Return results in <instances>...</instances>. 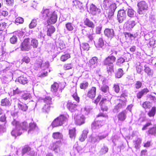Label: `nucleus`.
Instances as JSON below:
<instances>
[{"instance_id":"34","label":"nucleus","mask_w":156,"mask_h":156,"mask_svg":"<svg viewBox=\"0 0 156 156\" xmlns=\"http://www.w3.org/2000/svg\"><path fill=\"white\" fill-rule=\"evenodd\" d=\"M30 47L32 46L34 48H36L38 47V42L37 40L35 39H32L30 42Z\"/></svg>"},{"instance_id":"54","label":"nucleus","mask_w":156,"mask_h":156,"mask_svg":"<svg viewBox=\"0 0 156 156\" xmlns=\"http://www.w3.org/2000/svg\"><path fill=\"white\" fill-rule=\"evenodd\" d=\"M110 1L109 0H105L103 4V8L105 9H107L110 4Z\"/></svg>"},{"instance_id":"64","label":"nucleus","mask_w":156,"mask_h":156,"mask_svg":"<svg viewBox=\"0 0 156 156\" xmlns=\"http://www.w3.org/2000/svg\"><path fill=\"white\" fill-rule=\"evenodd\" d=\"M102 97V96L101 94H99L96 98L94 101V103L96 105H97L98 102L100 101Z\"/></svg>"},{"instance_id":"19","label":"nucleus","mask_w":156,"mask_h":156,"mask_svg":"<svg viewBox=\"0 0 156 156\" xmlns=\"http://www.w3.org/2000/svg\"><path fill=\"white\" fill-rule=\"evenodd\" d=\"M48 26L49 27H47V35L48 36H51V35L55 32V28L53 26L51 25Z\"/></svg>"},{"instance_id":"55","label":"nucleus","mask_w":156,"mask_h":156,"mask_svg":"<svg viewBox=\"0 0 156 156\" xmlns=\"http://www.w3.org/2000/svg\"><path fill=\"white\" fill-rule=\"evenodd\" d=\"M101 90L102 92L105 93L109 90V87L108 85H103L101 87Z\"/></svg>"},{"instance_id":"21","label":"nucleus","mask_w":156,"mask_h":156,"mask_svg":"<svg viewBox=\"0 0 156 156\" xmlns=\"http://www.w3.org/2000/svg\"><path fill=\"white\" fill-rule=\"evenodd\" d=\"M52 137L55 140L61 139L63 138V135L61 133L56 132L52 133Z\"/></svg>"},{"instance_id":"9","label":"nucleus","mask_w":156,"mask_h":156,"mask_svg":"<svg viewBox=\"0 0 156 156\" xmlns=\"http://www.w3.org/2000/svg\"><path fill=\"white\" fill-rule=\"evenodd\" d=\"M116 57L113 55H109L106 57L102 62V65L103 66H109L112 65L115 62Z\"/></svg>"},{"instance_id":"41","label":"nucleus","mask_w":156,"mask_h":156,"mask_svg":"<svg viewBox=\"0 0 156 156\" xmlns=\"http://www.w3.org/2000/svg\"><path fill=\"white\" fill-rule=\"evenodd\" d=\"M104 45V42L102 38H99L97 42L95 44L96 47L102 48Z\"/></svg>"},{"instance_id":"13","label":"nucleus","mask_w":156,"mask_h":156,"mask_svg":"<svg viewBox=\"0 0 156 156\" xmlns=\"http://www.w3.org/2000/svg\"><path fill=\"white\" fill-rule=\"evenodd\" d=\"M117 8L116 5L115 3L112 4L109 6L108 17L110 19L114 15V12Z\"/></svg>"},{"instance_id":"59","label":"nucleus","mask_w":156,"mask_h":156,"mask_svg":"<svg viewBox=\"0 0 156 156\" xmlns=\"http://www.w3.org/2000/svg\"><path fill=\"white\" fill-rule=\"evenodd\" d=\"M1 105L3 106L9 105V100L7 98L2 99L1 101Z\"/></svg>"},{"instance_id":"44","label":"nucleus","mask_w":156,"mask_h":156,"mask_svg":"<svg viewBox=\"0 0 156 156\" xmlns=\"http://www.w3.org/2000/svg\"><path fill=\"white\" fill-rule=\"evenodd\" d=\"M135 21L133 20L128 21L126 23V27L129 28H132L135 25Z\"/></svg>"},{"instance_id":"16","label":"nucleus","mask_w":156,"mask_h":156,"mask_svg":"<svg viewBox=\"0 0 156 156\" xmlns=\"http://www.w3.org/2000/svg\"><path fill=\"white\" fill-rule=\"evenodd\" d=\"M105 35L108 38H112L114 36V31L113 29L106 28L104 31Z\"/></svg>"},{"instance_id":"35","label":"nucleus","mask_w":156,"mask_h":156,"mask_svg":"<svg viewBox=\"0 0 156 156\" xmlns=\"http://www.w3.org/2000/svg\"><path fill=\"white\" fill-rule=\"evenodd\" d=\"M88 86L89 83L88 82L84 81L80 84V88L82 89L85 90L88 88Z\"/></svg>"},{"instance_id":"45","label":"nucleus","mask_w":156,"mask_h":156,"mask_svg":"<svg viewBox=\"0 0 156 156\" xmlns=\"http://www.w3.org/2000/svg\"><path fill=\"white\" fill-rule=\"evenodd\" d=\"M36 127V125L34 123H30L29 124V129L28 131V133H31V131H34Z\"/></svg>"},{"instance_id":"38","label":"nucleus","mask_w":156,"mask_h":156,"mask_svg":"<svg viewBox=\"0 0 156 156\" xmlns=\"http://www.w3.org/2000/svg\"><path fill=\"white\" fill-rule=\"evenodd\" d=\"M112 89L115 93L118 94L120 92V89L119 84H114L112 87Z\"/></svg>"},{"instance_id":"31","label":"nucleus","mask_w":156,"mask_h":156,"mask_svg":"<svg viewBox=\"0 0 156 156\" xmlns=\"http://www.w3.org/2000/svg\"><path fill=\"white\" fill-rule=\"evenodd\" d=\"M21 133H22L19 131V129L17 128L13 129L11 133L12 135L15 138L18 136L20 135Z\"/></svg>"},{"instance_id":"48","label":"nucleus","mask_w":156,"mask_h":156,"mask_svg":"<svg viewBox=\"0 0 156 156\" xmlns=\"http://www.w3.org/2000/svg\"><path fill=\"white\" fill-rule=\"evenodd\" d=\"M42 62L43 61L41 59L38 58L36 60L34 64L35 66L37 67H41Z\"/></svg>"},{"instance_id":"60","label":"nucleus","mask_w":156,"mask_h":156,"mask_svg":"<svg viewBox=\"0 0 156 156\" xmlns=\"http://www.w3.org/2000/svg\"><path fill=\"white\" fill-rule=\"evenodd\" d=\"M96 117L97 118L102 117L103 118L108 119V117L107 114H104L102 112H100L96 115Z\"/></svg>"},{"instance_id":"25","label":"nucleus","mask_w":156,"mask_h":156,"mask_svg":"<svg viewBox=\"0 0 156 156\" xmlns=\"http://www.w3.org/2000/svg\"><path fill=\"white\" fill-rule=\"evenodd\" d=\"M58 84L55 82L51 85V91L52 92L55 93L57 91L59 87Z\"/></svg>"},{"instance_id":"49","label":"nucleus","mask_w":156,"mask_h":156,"mask_svg":"<svg viewBox=\"0 0 156 156\" xmlns=\"http://www.w3.org/2000/svg\"><path fill=\"white\" fill-rule=\"evenodd\" d=\"M135 11L132 9H129L127 12V15L131 18L134 16Z\"/></svg>"},{"instance_id":"51","label":"nucleus","mask_w":156,"mask_h":156,"mask_svg":"<svg viewBox=\"0 0 156 156\" xmlns=\"http://www.w3.org/2000/svg\"><path fill=\"white\" fill-rule=\"evenodd\" d=\"M72 96L74 99L78 103L80 101V98L78 97L76 89L74 90V93L73 94Z\"/></svg>"},{"instance_id":"18","label":"nucleus","mask_w":156,"mask_h":156,"mask_svg":"<svg viewBox=\"0 0 156 156\" xmlns=\"http://www.w3.org/2000/svg\"><path fill=\"white\" fill-rule=\"evenodd\" d=\"M73 5L75 6L76 9H81L83 8V3L78 1L77 0H75L73 1Z\"/></svg>"},{"instance_id":"1","label":"nucleus","mask_w":156,"mask_h":156,"mask_svg":"<svg viewBox=\"0 0 156 156\" xmlns=\"http://www.w3.org/2000/svg\"><path fill=\"white\" fill-rule=\"evenodd\" d=\"M51 100V98L50 96L46 97L44 99V101L45 104L42 108L43 112L48 113L54 108V106L52 105V102Z\"/></svg>"},{"instance_id":"57","label":"nucleus","mask_w":156,"mask_h":156,"mask_svg":"<svg viewBox=\"0 0 156 156\" xmlns=\"http://www.w3.org/2000/svg\"><path fill=\"white\" fill-rule=\"evenodd\" d=\"M66 27L69 31H72L73 29V27L71 23H68L66 24Z\"/></svg>"},{"instance_id":"33","label":"nucleus","mask_w":156,"mask_h":156,"mask_svg":"<svg viewBox=\"0 0 156 156\" xmlns=\"http://www.w3.org/2000/svg\"><path fill=\"white\" fill-rule=\"evenodd\" d=\"M142 106L145 109H149L151 107V102L149 101H144L143 103Z\"/></svg>"},{"instance_id":"22","label":"nucleus","mask_w":156,"mask_h":156,"mask_svg":"<svg viewBox=\"0 0 156 156\" xmlns=\"http://www.w3.org/2000/svg\"><path fill=\"white\" fill-rule=\"evenodd\" d=\"M84 23L85 25L91 28H94L95 27L94 23L88 18H86L84 20Z\"/></svg>"},{"instance_id":"56","label":"nucleus","mask_w":156,"mask_h":156,"mask_svg":"<svg viewBox=\"0 0 156 156\" xmlns=\"http://www.w3.org/2000/svg\"><path fill=\"white\" fill-rule=\"evenodd\" d=\"M31 150V148L29 146L24 147L22 150V154H24L29 152Z\"/></svg>"},{"instance_id":"53","label":"nucleus","mask_w":156,"mask_h":156,"mask_svg":"<svg viewBox=\"0 0 156 156\" xmlns=\"http://www.w3.org/2000/svg\"><path fill=\"white\" fill-rule=\"evenodd\" d=\"M18 107L23 111H26L28 109V106L26 104L23 105L20 103H18Z\"/></svg>"},{"instance_id":"11","label":"nucleus","mask_w":156,"mask_h":156,"mask_svg":"<svg viewBox=\"0 0 156 156\" xmlns=\"http://www.w3.org/2000/svg\"><path fill=\"white\" fill-rule=\"evenodd\" d=\"M78 105L73 103L70 101H68L66 103V107L71 112H74L77 110Z\"/></svg>"},{"instance_id":"4","label":"nucleus","mask_w":156,"mask_h":156,"mask_svg":"<svg viewBox=\"0 0 156 156\" xmlns=\"http://www.w3.org/2000/svg\"><path fill=\"white\" fill-rule=\"evenodd\" d=\"M111 104V102L110 100L105 98H102L99 103V105L102 112H107Z\"/></svg>"},{"instance_id":"47","label":"nucleus","mask_w":156,"mask_h":156,"mask_svg":"<svg viewBox=\"0 0 156 156\" xmlns=\"http://www.w3.org/2000/svg\"><path fill=\"white\" fill-rule=\"evenodd\" d=\"M104 49L107 52H108L110 51L109 52V53L110 55L113 54L114 52V51L111 48V47L108 44L105 45Z\"/></svg>"},{"instance_id":"36","label":"nucleus","mask_w":156,"mask_h":156,"mask_svg":"<svg viewBox=\"0 0 156 156\" xmlns=\"http://www.w3.org/2000/svg\"><path fill=\"white\" fill-rule=\"evenodd\" d=\"M144 72L147 73V75L149 76H152L153 75V72L152 70L148 66H144Z\"/></svg>"},{"instance_id":"39","label":"nucleus","mask_w":156,"mask_h":156,"mask_svg":"<svg viewBox=\"0 0 156 156\" xmlns=\"http://www.w3.org/2000/svg\"><path fill=\"white\" fill-rule=\"evenodd\" d=\"M126 106L125 102H123L122 103H119L115 107L114 109L118 111L121 109L123 108Z\"/></svg>"},{"instance_id":"50","label":"nucleus","mask_w":156,"mask_h":156,"mask_svg":"<svg viewBox=\"0 0 156 156\" xmlns=\"http://www.w3.org/2000/svg\"><path fill=\"white\" fill-rule=\"evenodd\" d=\"M125 61V59L122 57H119L117 59L116 64L119 66H121V65Z\"/></svg>"},{"instance_id":"27","label":"nucleus","mask_w":156,"mask_h":156,"mask_svg":"<svg viewBox=\"0 0 156 156\" xmlns=\"http://www.w3.org/2000/svg\"><path fill=\"white\" fill-rule=\"evenodd\" d=\"M88 133L87 130H83L80 136L79 140L81 142L84 141L85 139L87 138V135Z\"/></svg>"},{"instance_id":"42","label":"nucleus","mask_w":156,"mask_h":156,"mask_svg":"<svg viewBox=\"0 0 156 156\" xmlns=\"http://www.w3.org/2000/svg\"><path fill=\"white\" fill-rule=\"evenodd\" d=\"M128 96V94L126 90H124L123 91L122 93L121 94L119 97L123 99L124 98L125 99L124 101V102H126V98Z\"/></svg>"},{"instance_id":"63","label":"nucleus","mask_w":156,"mask_h":156,"mask_svg":"<svg viewBox=\"0 0 156 156\" xmlns=\"http://www.w3.org/2000/svg\"><path fill=\"white\" fill-rule=\"evenodd\" d=\"M64 69L66 70H69L72 68V66L71 63L65 64L63 66Z\"/></svg>"},{"instance_id":"6","label":"nucleus","mask_w":156,"mask_h":156,"mask_svg":"<svg viewBox=\"0 0 156 156\" xmlns=\"http://www.w3.org/2000/svg\"><path fill=\"white\" fill-rule=\"evenodd\" d=\"M104 125V120L95 119L91 124V129L93 131L98 129Z\"/></svg>"},{"instance_id":"5","label":"nucleus","mask_w":156,"mask_h":156,"mask_svg":"<svg viewBox=\"0 0 156 156\" xmlns=\"http://www.w3.org/2000/svg\"><path fill=\"white\" fill-rule=\"evenodd\" d=\"M46 21L48 26L55 24L57 21L58 15L55 11H53Z\"/></svg>"},{"instance_id":"26","label":"nucleus","mask_w":156,"mask_h":156,"mask_svg":"<svg viewBox=\"0 0 156 156\" xmlns=\"http://www.w3.org/2000/svg\"><path fill=\"white\" fill-rule=\"evenodd\" d=\"M147 135H155L156 134V126L150 128L147 132Z\"/></svg>"},{"instance_id":"61","label":"nucleus","mask_w":156,"mask_h":156,"mask_svg":"<svg viewBox=\"0 0 156 156\" xmlns=\"http://www.w3.org/2000/svg\"><path fill=\"white\" fill-rule=\"evenodd\" d=\"M15 21L17 24H22L24 22V20L22 17H18L16 18Z\"/></svg>"},{"instance_id":"10","label":"nucleus","mask_w":156,"mask_h":156,"mask_svg":"<svg viewBox=\"0 0 156 156\" xmlns=\"http://www.w3.org/2000/svg\"><path fill=\"white\" fill-rule=\"evenodd\" d=\"M126 13L124 10H120L118 11L117 19L119 23H122L126 20Z\"/></svg>"},{"instance_id":"2","label":"nucleus","mask_w":156,"mask_h":156,"mask_svg":"<svg viewBox=\"0 0 156 156\" xmlns=\"http://www.w3.org/2000/svg\"><path fill=\"white\" fill-rule=\"evenodd\" d=\"M67 118L64 115H60L53 121L51 126L52 127H55L62 125L65 122H67Z\"/></svg>"},{"instance_id":"23","label":"nucleus","mask_w":156,"mask_h":156,"mask_svg":"<svg viewBox=\"0 0 156 156\" xmlns=\"http://www.w3.org/2000/svg\"><path fill=\"white\" fill-rule=\"evenodd\" d=\"M156 113V107L153 106L147 113V115L150 118L154 117Z\"/></svg>"},{"instance_id":"8","label":"nucleus","mask_w":156,"mask_h":156,"mask_svg":"<svg viewBox=\"0 0 156 156\" xmlns=\"http://www.w3.org/2000/svg\"><path fill=\"white\" fill-rule=\"evenodd\" d=\"M96 87L93 86L88 89L86 95L88 98L93 100L96 97Z\"/></svg>"},{"instance_id":"43","label":"nucleus","mask_w":156,"mask_h":156,"mask_svg":"<svg viewBox=\"0 0 156 156\" xmlns=\"http://www.w3.org/2000/svg\"><path fill=\"white\" fill-rule=\"evenodd\" d=\"M98 58L96 57H93L90 59L88 65L90 66H92L94 65L95 63L97 62Z\"/></svg>"},{"instance_id":"20","label":"nucleus","mask_w":156,"mask_h":156,"mask_svg":"<svg viewBox=\"0 0 156 156\" xmlns=\"http://www.w3.org/2000/svg\"><path fill=\"white\" fill-rule=\"evenodd\" d=\"M76 128L74 127L71 129H69V137L71 138L74 139L76 136Z\"/></svg>"},{"instance_id":"30","label":"nucleus","mask_w":156,"mask_h":156,"mask_svg":"<svg viewBox=\"0 0 156 156\" xmlns=\"http://www.w3.org/2000/svg\"><path fill=\"white\" fill-rule=\"evenodd\" d=\"M71 57L70 54L67 53L61 55L60 57V60L63 62L66 61L67 59Z\"/></svg>"},{"instance_id":"62","label":"nucleus","mask_w":156,"mask_h":156,"mask_svg":"<svg viewBox=\"0 0 156 156\" xmlns=\"http://www.w3.org/2000/svg\"><path fill=\"white\" fill-rule=\"evenodd\" d=\"M22 61L23 62H25L27 64L30 61V58L27 56L23 57L22 59Z\"/></svg>"},{"instance_id":"58","label":"nucleus","mask_w":156,"mask_h":156,"mask_svg":"<svg viewBox=\"0 0 156 156\" xmlns=\"http://www.w3.org/2000/svg\"><path fill=\"white\" fill-rule=\"evenodd\" d=\"M142 83L141 81H137L135 82L134 84L135 88L136 89H139L141 88L142 86Z\"/></svg>"},{"instance_id":"24","label":"nucleus","mask_w":156,"mask_h":156,"mask_svg":"<svg viewBox=\"0 0 156 156\" xmlns=\"http://www.w3.org/2000/svg\"><path fill=\"white\" fill-rule=\"evenodd\" d=\"M62 144L61 141H58L52 144L51 148L55 152H58L57 149L59 147V146Z\"/></svg>"},{"instance_id":"28","label":"nucleus","mask_w":156,"mask_h":156,"mask_svg":"<svg viewBox=\"0 0 156 156\" xmlns=\"http://www.w3.org/2000/svg\"><path fill=\"white\" fill-rule=\"evenodd\" d=\"M107 72L109 75H112L114 72V67L113 65L106 66Z\"/></svg>"},{"instance_id":"46","label":"nucleus","mask_w":156,"mask_h":156,"mask_svg":"<svg viewBox=\"0 0 156 156\" xmlns=\"http://www.w3.org/2000/svg\"><path fill=\"white\" fill-rule=\"evenodd\" d=\"M37 24V22L36 20L35 19H33L29 25V28L30 29L34 28L36 26Z\"/></svg>"},{"instance_id":"3","label":"nucleus","mask_w":156,"mask_h":156,"mask_svg":"<svg viewBox=\"0 0 156 156\" xmlns=\"http://www.w3.org/2000/svg\"><path fill=\"white\" fill-rule=\"evenodd\" d=\"M138 13L140 15H144L148 9L147 4L144 1H141L137 3Z\"/></svg>"},{"instance_id":"12","label":"nucleus","mask_w":156,"mask_h":156,"mask_svg":"<svg viewBox=\"0 0 156 156\" xmlns=\"http://www.w3.org/2000/svg\"><path fill=\"white\" fill-rule=\"evenodd\" d=\"M52 12L49 9L43 8L41 12V16L42 18L44 20L46 19L50 16Z\"/></svg>"},{"instance_id":"29","label":"nucleus","mask_w":156,"mask_h":156,"mask_svg":"<svg viewBox=\"0 0 156 156\" xmlns=\"http://www.w3.org/2000/svg\"><path fill=\"white\" fill-rule=\"evenodd\" d=\"M18 80L20 83L23 84H25L28 82V80L27 78L23 76L19 77Z\"/></svg>"},{"instance_id":"17","label":"nucleus","mask_w":156,"mask_h":156,"mask_svg":"<svg viewBox=\"0 0 156 156\" xmlns=\"http://www.w3.org/2000/svg\"><path fill=\"white\" fill-rule=\"evenodd\" d=\"M149 90L147 88H144L140 91H139L136 94V97L138 99L141 98L144 95L146 94Z\"/></svg>"},{"instance_id":"15","label":"nucleus","mask_w":156,"mask_h":156,"mask_svg":"<svg viewBox=\"0 0 156 156\" xmlns=\"http://www.w3.org/2000/svg\"><path fill=\"white\" fill-rule=\"evenodd\" d=\"M118 120L119 121L123 122L126 118V113L125 111H123L119 112L117 116Z\"/></svg>"},{"instance_id":"37","label":"nucleus","mask_w":156,"mask_h":156,"mask_svg":"<svg viewBox=\"0 0 156 156\" xmlns=\"http://www.w3.org/2000/svg\"><path fill=\"white\" fill-rule=\"evenodd\" d=\"M10 43L12 44H15L16 42L17 41V37L16 35H15L13 33H10Z\"/></svg>"},{"instance_id":"40","label":"nucleus","mask_w":156,"mask_h":156,"mask_svg":"<svg viewBox=\"0 0 156 156\" xmlns=\"http://www.w3.org/2000/svg\"><path fill=\"white\" fill-rule=\"evenodd\" d=\"M30 94L29 93H24L21 96V98L24 100H30L31 98Z\"/></svg>"},{"instance_id":"7","label":"nucleus","mask_w":156,"mask_h":156,"mask_svg":"<svg viewBox=\"0 0 156 156\" xmlns=\"http://www.w3.org/2000/svg\"><path fill=\"white\" fill-rule=\"evenodd\" d=\"M20 48L23 51H28L31 48L30 38H26L23 40L21 43Z\"/></svg>"},{"instance_id":"14","label":"nucleus","mask_w":156,"mask_h":156,"mask_svg":"<svg viewBox=\"0 0 156 156\" xmlns=\"http://www.w3.org/2000/svg\"><path fill=\"white\" fill-rule=\"evenodd\" d=\"M74 119L75 124L78 126H80L85 123L84 119L80 115L75 116Z\"/></svg>"},{"instance_id":"32","label":"nucleus","mask_w":156,"mask_h":156,"mask_svg":"<svg viewBox=\"0 0 156 156\" xmlns=\"http://www.w3.org/2000/svg\"><path fill=\"white\" fill-rule=\"evenodd\" d=\"M123 74V70L121 68H119L116 72L115 76L116 77L120 78L122 76Z\"/></svg>"},{"instance_id":"52","label":"nucleus","mask_w":156,"mask_h":156,"mask_svg":"<svg viewBox=\"0 0 156 156\" xmlns=\"http://www.w3.org/2000/svg\"><path fill=\"white\" fill-rule=\"evenodd\" d=\"M98 9L94 4H91L90 6L89 10L91 12L93 13L98 11Z\"/></svg>"}]
</instances>
